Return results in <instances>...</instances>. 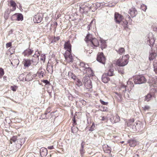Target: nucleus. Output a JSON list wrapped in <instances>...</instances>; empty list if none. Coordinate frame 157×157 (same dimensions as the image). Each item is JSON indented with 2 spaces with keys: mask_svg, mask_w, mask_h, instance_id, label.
Masks as SVG:
<instances>
[{
  "mask_svg": "<svg viewBox=\"0 0 157 157\" xmlns=\"http://www.w3.org/2000/svg\"><path fill=\"white\" fill-rule=\"evenodd\" d=\"M133 83L130 81H128L127 82V85L126 86L123 84H121L119 88V93L124 95V97L127 99L130 98V92L128 90H126V87L132 89L133 87Z\"/></svg>",
  "mask_w": 157,
  "mask_h": 157,
  "instance_id": "1",
  "label": "nucleus"
},
{
  "mask_svg": "<svg viewBox=\"0 0 157 157\" xmlns=\"http://www.w3.org/2000/svg\"><path fill=\"white\" fill-rule=\"evenodd\" d=\"M134 80V83L136 84H141L147 82L146 79L142 75L136 76Z\"/></svg>",
  "mask_w": 157,
  "mask_h": 157,
  "instance_id": "2",
  "label": "nucleus"
},
{
  "mask_svg": "<svg viewBox=\"0 0 157 157\" xmlns=\"http://www.w3.org/2000/svg\"><path fill=\"white\" fill-rule=\"evenodd\" d=\"M157 46L151 48L149 52V59L150 61L153 60L157 56Z\"/></svg>",
  "mask_w": 157,
  "mask_h": 157,
  "instance_id": "3",
  "label": "nucleus"
},
{
  "mask_svg": "<svg viewBox=\"0 0 157 157\" xmlns=\"http://www.w3.org/2000/svg\"><path fill=\"white\" fill-rule=\"evenodd\" d=\"M128 62L127 59L120 58L117 61L116 64L119 66L123 67L126 65Z\"/></svg>",
  "mask_w": 157,
  "mask_h": 157,
  "instance_id": "4",
  "label": "nucleus"
},
{
  "mask_svg": "<svg viewBox=\"0 0 157 157\" xmlns=\"http://www.w3.org/2000/svg\"><path fill=\"white\" fill-rule=\"evenodd\" d=\"M65 59L68 63H72L73 62V58L71 54V52L66 51L64 55Z\"/></svg>",
  "mask_w": 157,
  "mask_h": 157,
  "instance_id": "5",
  "label": "nucleus"
},
{
  "mask_svg": "<svg viewBox=\"0 0 157 157\" xmlns=\"http://www.w3.org/2000/svg\"><path fill=\"white\" fill-rule=\"evenodd\" d=\"M97 60L99 62L105 64L106 59L102 52H99L97 55Z\"/></svg>",
  "mask_w": 157,
  "mask_h": 157,
  "instance_id": "6",
  "label": "nucleus"
},
{
  "mask_svg": "<svg viewBox=\"0 0 157 157\" xmlns=\"http://www.w3.org/2000/svg\"><path fill=\"white\" fill-rule=\"evenodd\" d=\"M43 14L42 13H40L35 15L33 18V21L35 23H39L42 20Z\"/></svg>",
  "mask_w": 157,
  "mask_h": 157,
  "instance_id": "7",
  "label": "nucleus"
},
{
  "mask_svg": "<svg viewBox=\"0 0 157 157\" xmlns=\"http://www.w3.org/2000/svg\"><path fill=\"white\" fill-rule=\"evenodd\" d=\"M123 19L122 16L119 14L117 13H115L114 15V20L116 23L120 24L122 23V20Z\"/></svg>",
  "mask_w": 157,
  "mask_h": 157,
  "instance_id": "8",
  "label": "nucleus"
},
{
  "mask_svg": "<svg viewBox=\"0 0 157 157\" xmlns=\"http://www.w3.org/2000/svg\"><path fill=\"white\" fill-rule=\"evenodd\" d=\"M128 13L130 14L132 17H134L136 16L137 14V11L134 8H132L130 9L128 11Z\"/></svg>",
  "mask_w": 157,
  "mask_h": 157,
  "instance_id": "9",
  "label": "nucleus"
},
{
  "mask_svg": "<svg viewBox=\"0 0 157 157\" xmlns=\"http://www.w3.org/2000/svg\"><path fill=\"white\" fill-rule=\"evenodd\" d=\"M40 153L42 157H45L48 154L47 150L45 148L42 147L40 150Z\"/></svg>",
  "mask_w": 157,
  "mask_h": 157,
  "instance_id": "10",
  "label": "nucleus"
},
{
  "mask_svg": "<svg viewBox=\"0 0 157 157\" xmlns=\"http://www.w3.org/2000/svg\"><path fill=\"white\" fill-rule=\"evenodd\" d=\"M71 46L70 44V42L67 41V42H65L64 44V48L65 50H67L66 51L71 52Z\"/></svg>",
  "mask_w": 157,
  "mask_h": 157,
  "instance_id": "11",
  "label": "nucleus"
},
{
  "mask_svg": "<svg viewBox=\"0 0 157 157\" xmlns=\"http://www.w3.org/2000/svg\"><path fill=\"white\" fill-rule=\"evenodd\" d=\"M80 70L82 71L86 70L89 67L87 64H85L84 62H80Z\"/></svg>",
  "mask_w": 157,
  "mask_h": 157,
  "instance_id": "12",
  "label": "nucleus"
},
{
  "mask_svg": "<svg viewBox=\"0 0 157 157\" xmlns=\"http://www.w3.org/2000/svg\"><path fill=\"white\" fill-rule=\"evenodd\" d=\"M33 51L30 49H27L23 52L22 54L24 56H28L31 55Z\"/></svg>",
  "mask_w": 157,
  "mask_h": 157,
  "instance_id": "13",
  "label": "nucleus"
},
{
  "mask_svg": "<svg viewBox=\"0 0 157 157\" xmlns=\"http://www.w3.org/2000/svg\"><path fill=\"white\" fill-rule=\"evenodd\" d=\"M104 151L106 153H110L111 152V148L107 145H104L103 147Z\"/></svg>",
  "mask_w": 157,
  "mask_h": 157,
  "instance_id": "14",
  "label": "nucleus"
},
{
  "mask_svg": "<svg viewBox=\"0 0 157 157\" xmlns=\"http://www.w3.org/2000/svg\"><path fill=\"white\" fill-rule=\"evenodd\" d=\"M22 63L24 66L25 67H28L31 64V61L29 59H24Z\"/></svg>",
  "mask_w": 157,
  "mask_h": 157,
  "instance_id": "15",
  "label": "nucleus"
},
{
  "mask_svg": "<svg viewBox=\"0 0 157 157\" xmlns=\"http://www.w3.org/2000/svg\"><path fill=\"white\" fill-rule=\"evenodd\" d=\"M86 73L88 75L87 76H89V77L91 76H93L94 75V73H93L92 70L91 68H90L89 67L86 70Z\"/></svg>",
  "mask_w": 157,
  "mask_h": 157,
  "instance_id": "16",
  "label": "nucleus"
},
{
  "mask_svg": "<svg viewBox=\"0 0 157 157\" xmlns=\"http://www.w3.org/2000/svg\"><path fill=\"white\" fill-rule=\"evenodd\" d=\"M39 58L38 56H33V57L32 59V62L33 64L34 65H36L38 62Z\"/></svg>",
  "mask_w": 157,
  "mask_h": 157,
  "instance_id": "17",
  "label": "nucleus"
},
{
  "mask_svg": "<svg viewBox=\"0 0 157 157\" xmlns=\"http://www.w3.org/2000/svg\"><path fill=\"white\" fill-rule=\"evenodd\" d=\"M135 124L137 131L141 130L143 128V125L140 122L138 121L137 122H136Z\"/></svg>",
  "mask_w": 157,
  "mask_h": 157,
  "instance_id": "18",
  "label": "nucleus"
},
{
  "mask_svg": "<svg viewBox=\"0 0 157 157\" xmlns=\"http://www.w3.org/2000/svg\"><path fill=\"white\" fill-rule=\"evenodd\" d=\"M101 79L103 82L105 83H107L110 80L109 78L105 74L102 75Z\"/></svg>",
  "mask_w": 157,
  "mask_h": 157,
  "instance_id": "19",
  "label": "nucleus"
},
{
  "mask_svg": "<svg viewBox=\"0 0 157 157\" xmlns=\"http://www.w3.org/2000/svg\"><path fill=\"white\" fill-rule=\"evenodd\" d=\"M90 43L94 47H97L99 45V42L96 38H93L90 41Z\"/></svg>",
  "mask_w": 157,
  "mask_h": 157,
  "instance_id": "20",
  "label": "nucleus"
},
{
  "mask_svg": "<svg viewBox=\"0 0 157 157\" xmlns=\"http://www.w3.org/2000/svg\"><path fill=\"white\" fill-rule=\"evenodd\" d=\"M84 85L87 89H90L92 87V84L91 80H89L88 82L87 83H86L85 82Z\"/></svg>",
  "mask_w": 157,
  "mask_h": 157,
  "instance_id": "21",
  "label": "nucleus"
},
{
  "mask_svg": "<svg viewBox=\"0 0 157 157\" xmlns=\"http://www.w3.org/2000/svg\"><path fill=\"white\" fill-rule=\"evenodd\" d=\"M108 76H111L114 75V69L112 68H110L108 70V72H105V73Z\"/></svg>",
  "mask_w": 157,
  "mask_h": 157,
  "instance_id": "22",
  "label": "nucleus"
},
{
  "mask_svg": "<svg viewBox=\"0 0 157 157\" xmlns=\"http://www.w3.org/2000/svg\"><path fill=\"white\" fill-rule=\"evenodd\" d=\"M154 42V40L153 38H150L149 37H148L147 39V44L150 45L151 47L153 45Z\"/></svg>",
  "mask_w": 157,
  "mask_h": 157,
  "instance_id": "23",
  "label": "nucleus"
},
{
  "mask_svg": "<svg viewBox=\"0 0 157 157\" xmlns=\"http://www.w3.org/2000/svg\"><path fill=\"white\" fill-rule=\"evenodd\" d=\"M128 143L129 144V145L131 147H134L136 144V142L134 140H129L128 141Z\"/></svg>",
  "mask_w": 157,
  "mask_h": 157,
  "instance_id": "24",
  "label": "nucleus"
},
{
  "mask_svg": "<svg viewBox=\"0 0 157 157\" xmlns=\"http://www.w3.org/2000/svg\"><path fill=\"white\" fill-rule=\"evenodd\" d=\"M46 70L48 72L51 74L53 72V66L50 65H48L46 68Z\"/></svg>",
  "mask_w": 157,
  "mask_h": 157,
  "instance_id": "25",
  "label": "nucleus"
},
{
  "mask_svg": "<svg viewBox=\"0 0 157 157\" xmlns=\"http://www.w3.org/2000/svg\"><path fill=\"white\" fill-rule=\"evenodd\" d=\"M116 51L120 55H121L124 53L125 52V50L123 48H120L118 50H116Z\"/></svg>",
  "mask_w": 157,
  "mask_h": 157,
  "instance_id": "26",
  "label": "nucleus"
},
{
  "mask_svg": "<svg viewBox=\"0 0 157 157\" xmlns=\"http://www.w3.org/2000/svg\"><path fill=\"white\" fill-rule=\"evenodd\" d=\"M92 37V36L91 34H88L86 37L85 41L86 42L89 41L90 42V41L92 40L93 39Z\"/></svg>",
  "mask_w": 157,
  "mask_h": 157,
  "instance_id": "27",
  "label": "nucleus"
},
{
  "mask_svg": "<svg viewBox=\"0 0 157 157\" xmlns=\"http://www.w3.org/2000/svg\"><path fill=\"white\" fill-rule=\"evenodd\" d=\"M69 76L74 80H76V76L75 74L72 73L71 71H69L68 73Z\"/></svg>",
  "mask_w": 157,
  "mask_h": 157,
  "instance_id": "28",
  "label": "nucleus"
},
{
  "mask_svg": "<svg viewBox=\"0 0 157 157\" xmlns=\"http://www.w3.org/2000/svg\"><path fill=\"white\" fill-rule=\"evenodd\" d=\"M32 79V78L31 76V75L30 73H29L26 76V77L25 78V81H29Z\"/></svg>",
  "mask_w": 157,
  "mask_h": 157,
  "instance_id": "29",
  "label": "nucleus"
},
{
  "mask_svg": "<svg viewBox=\"0 0 157 157\" xmlns=\"http://www.w3.org/2000/svg\"><path fill=\"white\" fill-rule=\"evenodd\" d=\"M17 20L22 21L23 20V16L21 13H17Z\"/></svg>",
  "mask_w": 157,
  "mask_h": 157,
  "instance_id": "30",
  "label": "nucleus"
},
{
  "mask_svg": "<svg viewBox=\"0 0 157 157\" xmlns=\"http://www.w3.org/2000/svg\"><path fill=\"white\" fill-rule=\"evenodd\" d=\"M114 120L113 121L114 123H116L119 122L120 121V118L119 116L117 115H116L113 117Z\"/></svg>",
  "mask_w": 157,
  "mask_h": 157,
  "instance_id": "31",
  "label": "nucleus"
},
{
  "mask_svg": "<svg viewBox=\"0 0 157 157\" xmlns=\"http://www.w3.org/2000/svg\"><path fill=\"white\" fill-rule=\"evenodd\" d=\"M90 77L89 76H85L83 78L82 81L84 83V84H85V82L86 83L88 82L89 80H90Z\"/></svg>",
  "mask_w": 157,
  "mask_h": 157,
  "instance_id": "32",
  "label": "nucleus"
},
{
  "mask_svg": "<svg viewBox=\"0 0 157 157\" xmlns=\"http://www.w3.org/2000/svg\"><path fill=\"white\" fill-rule=\"evenodd\" d=\"M130 129L132 132H134L137 131L135 124H132L130 127Z\"/></svg>",
  "mask_w": 157,
  "mask_h": 157,
  "instance_id": "33",
  "label": "nucleus"
},
{
  "mask_svg": "<svg viewBox=\"0 0 157 157\" xmlns=\"http://www.w3.org/2000/svg\"><path fill=\"white\" fill-rule=\"evenodd\" d=\"M151 97L152 95L151 94H148L146 96L145 100L147 101H148L151 100Z\"/></svg>",
  "mask_w": 157,
  "mask_h": 157,
  "instance_id": "34",
  "label": "nucleus"
},
{
  "mask_svg": "<svg viewBox=\"0 0 157 157\" xmlns=\"http://www.w3.org/2000/svg\"><path fill=\"white\" fill-rule=\"evenodd\" d=\"M154 67V71L157 74V61H154L153 63Z\"/></svg>",
  "mask_w": 157,
  "mask_h": 157,
  "instance_id": "35",
  "label": "nucleus"
},
{
  "mask_svg": "<svg viewBox=\"0 0 157 157\" xmlns=\"http://www.w3.org/2000/svg\"><path fill=\"white\" fill-rule=\"evenodd\" d=\"M10 3L11 6L13 7L14 10H15L16 8V5L15 2L13 0H11L10 1Z\"/></svg>",
  "mask_w": 157,
  "mask_h": 157,
  "instance_id": "36",
  "label": "nucleus"
},
{
  "mask_svg": "<svg viewBox=\"0 0 157 157\" xmlns=\"http://www.w3.org/2000/svg\"><path fill=\"white\" fill-rule=\"evenodd\" d=\"M134 120L133 119H131L127 123V125L128 126L130 127L133 124Z\"/></svg>",
  "mask_w": 157,
  "mask_h": 157,
  "instance_id": "37",
  "label": "nucleus"
},
{
  "mask_svg": "<svg viewBox=\"0 0 157 157\" xmlns=\"http://www.w3.org/2000/svg\"><path fill=\"white\" fill-rule=\"evenodd\" d=\"M37 74L39 75L40 78H42L44 77V73L42 71H41L40 72H37Z\"/></svg>",
  "mask_w": 157,
  "mask_h": 157,
  "instance_id": "38",
  "label": "nucleus"
},
{
  "mask_svg": "<svg viewBox=\"0 0 157 157\" xmlns=\"http://www.w3.org/2000/svg\"><path fill=\"white\" fill-rule=\"evenodd\" d=\"M17 136H13L11 139L10 143L11 144L12 142H15V141L17 140Z\"/></svg>",
  "mask_w": 157,
  "mask_h": 157,
  "instance_id": "39",
  "label": "nucleus"
},
{
  "mask_svg": "<svg viewBox=\"0 0 157 157\" xmlns=\"http://www.w3.org/2000/svg\"><path fill=\"white\" fill-rule=\"evenodd\" d=\"M120 24H122L123 25L124 27L125 28L127 27V25L128 24V22L126 21H123L122 20V23H120Z\"/></svg>",
  "mask_w": 157,
  "mask_h": 157,
  "instance_id": "40",
  "label": "nucleus"
},
{
  "mask_svg": "<svg viewBox=\"0 0 157 157\" xmlns=\"http://www.w3.org/2000/svg\"><path fill=\"white\" fill-rule=\"evenodd\" d=\"M76 81L77 82L76 83V84L77 86H80L82 85V83L80 80L78 79H77Z\"/></svg>",
  "mask_w": 157,
  "mask_h": 157,
  "instance_id": "41",
  "label": "nucleus"
},
{
  "mask_svg": "<svg viewBox=\"0 0 157 157\" xmlns=\"http://www.w3.org/2000/svg\"><path fill=\"white\" fill-rule=\"evenodd\" d=\"M101 48H105L106 47V42L104 40H101Z\"/></svg>",
  "mask_w": 157,
  "mask_h": 157,
  "instance_id": "42",
  "label": "nucleus"
},
{
  "mask_svg": "<svg viewBox=\"0 0 157 157\" xmlns=\"http://www.w3.org/2000/svg\"><path fill=\"white\" fill-rule=\"evenodd\" d=\"M17 13L14 14L11 17V19L12 20H17Z\"/></svg>",
  "mask_w": 157,
  "mask_h": 157,
  "instance_id": "43",
  "label": "nucleus"
},
{
  "mask_svg": "<svg viewBox=\"0 0 157 157\" xmlns=\"http://www.w3.org/2000/svg\"><path fill=\"white\" fill-rule=\"evenodd\" d=\"M118 72L121 75L124 74V73L123 69L121 68H119L118 69Z\"/></svg>",
  "mask_w": 157,
  "mask_h": 157,
  "instance_id": "44",
  "label": "nucleus"
},
{
  "mask_svg": "<svg viewBox=\"0 0 157 157\" xmlns=\"http://www.w3.org/2000/svg\"><path fill=\"white\" fill-rule=\"evenodd\" d=\"M141 8L143 10L145 11L147 9V7L145 5L142 4L141 6Z\"/></svg>",
  "mask_w": 157,
  "mask_h": 157,
  "instance_id": "45",
  "label": "nucleus"
},
{
  "mask_svg": "<svg viewBox=\"0 0 157 157\" xmlns=\"http://www.w3.org/2000/svg\"><path fill=\"white\" fill-rule=\"evenodd\" d=\"M144 111L148 110L150 109V107L148 105H145L144 107H142Z\"/></svg>",
  "mask_w": 157,
  "mask_h": 157,
  "instance_id": "46",
  "label": "nucleus"
},
{
  "mask_svg": "<svg viewBox=\"0 0 157 157\" xmlns=\"http://www.w3.org/2000/svg\"><path fill=\"white\" fill-rule=\"evenodd\" d=\"M152 84L154 87H157V79L153 81Z\"/></svg>",
  "mask_w": 157,
  "mask_h": 157,
  "instance_id": "47",
  "label": "nucleus"
},
{
  "mask_svg": "<svg viewBox=\"0 0 157 157\" xmlns=\"http://www.w3.org/2000/svg\"><path fill=\"white\" fill-rule=\"evenodd\" d=\"M100 101L101 104L104 105H107L108 104V102H105L104 101H103L101 99H100Z\"/></svg>",
  "mask_w": 157,
  "mask_h": 157,
  "instance_id": "48",
  "label": "nucleus"
},
{
  "mask_svg": "<svg viewBox=\"0 0 157 157\" xmlns=\"http://www.w3.org/2000/svg\"><path fill=\"white\" fill-rule=\"evenodd\" d=\"M17 87L15 86H11L10 87L11 89L14 91H16V90L17 89Z\"/></svg>",
  "mask_w": 157,
  "mask_h": 157,
  "instance_id": "49",
  "label": "nucleus"
},
{
  "mask_svg": "<svg viewBox=\"0 0 157 157\" xmlns=\"http://www.w3.org/2000/svg\"><path fill=\"white\" fill-rule=\"evenodd\" d=\"M107 108L106 107L101 106V110L103 111H107Z\"/></svg>",
  "mask_w": 157,
  "mask_h": 157,
  "instance_id": "50",
  "label": "nucleus"
},
{
  "mask_svg": "<svg viewBox=\"0 0 157 157\" xmlns=\"http://www.w3.org/2000/svg\"><path fill=\"white\" fill-rule=\"evenodd\" d=\"M4 74V71L1 68H0V75L1 76H3Z\"/></svg>",
  "mask_w": 157,
  "mask_h": 157,
  "instance_id": "51",
  "label": "nucleus"
},
{
  "mask_svg": "<svg viewBox=\"0 0 157 157\" xmlns=\"http://www.w3.org/2000/svg\"><path fill=\"white\" fill-rule=\"evenodd\" d=\"M94 123H93L92 125L90 127L89 130L91 131H93L94 130Z\"/></svg>",
  "mask_w": 157,
  "mask_h": 157,
  "instance_id": "52",
  "label": "nucleus"
},
{
  "mask_svg": "<svg viewBox=\"0 0 157 157\" xmlns=\"http://www.w3.org/2000/svg\"><path fill=\"white\" fill-rule=\"evenodd\" d=\"M60 38L59 36H55L53 40L54 42H56Z\"/></svg>",
  "mask_w": 157,
  "mask_h": 157,
  "instance_id": "53",
  "label": "nucleus"
},
{
  "mask_svg": "<svg viewBox=\"0 0 157 157\" xmlns=\"http://www.w3.org/2000/svg\"><path fill=\"white\" fill-rule=\"evenodd\" d=\"M122 58L124 59H127V60H128L129 59V56L128 55H126L124 56H123Z\"/></svg>",
  "mask_w": 157,
  "mask_h": 157,
  "instance_id": "54",
  "label": "nucleus"
},
{
  "mask_svg": "<svg viewBox=\"0 0 157 157\" xmlns=\"http://www.w3.org/2000/svg\"><path fill=\"white\" fill-rule=\"evenodd\" d=\"M80 152L81 154L82 155H83L84 154L85 151H84V150L83 149V148H81L80 149Z\"/></svg>",
  "mask_w": 157,
  "mask_h": 157,
  "instance_id": "55",
  "label": "nucleus"
},
{
  "mask_svg": "<svg viewBox=\"0 0 157 157\" xmlns=\"http://www.w3.org/2000/svg\"><path fill=\"white\" fill-rule=\"evenodd\" d=\"M115 93L121 99L122 98V94H120L119 93H118L117 92H115Z\"/></svg>",
  "mask_w": 157,
  "mask_h": 157,
  "instance_id": "56",
  "label": "nucleus"
},
{
  "mask_svg": "<svg viewBox=\"0 0 157 157\" xmlns=\"http://www.w3.org/2000/svg\"><path fill=\"white\" fill-rule=\"evenodd\" d=\"M11 46V43L10 42L7 43L6 44V46L7 48L10 47Z\"/></svg>",
  "mask_w": 157,
  "mask_h": 157,
  "instance_id": "57",
  "label": "nucleus"
},
{
  "mask_svg": "<svg viewBox=\"0 0 157 157\" xmlns=\"http://www.w3.org/2000/svg\"><path fill=\"white\" fill-rule=\"evenodd\" d=\"M43 82L45 83L46 84H47L49 83V82L47 80H43Z\"/></svg>",
  "mask_w": 157,
  "mask_h": 157,
  "instance_id": "58",
  "label": "nucleus"
},
{
  "mask_svg": "<svg viewBox=\"0 0 157 157\" xmlns=\"http://www.w3.org/2000/svg\"><path fill=\"white\" fill-rule=\"evenodd\" d=\"M84 142H82L81 144V148H84Z\"/></svg>",
  "mask_w": 157,
  "mask_h": 157,
  "instance_id": "59",
  "label": "nucleus"
},
{
  "mask_svg": "<svg viewBox=\"0 0 157 157\" xmlns=\"http://www.w3.org/2000/svg\"><path fill=\"white\" fill-rule=\"evenodd\" d=\"M42 57L41 58V59L42 60H45V56L44 55L43 56H41Z\"/></svg>",
  "mask_w": 157,
  "mask_h": 157,
  "instance_id": "60",
  "label": "nucleus"
},
{
  "mask_svg": "<svg viewBox=\"0 0 157 157\" xmlns=\"http://www.w3.org/2000/svg\"><path fill=\"white\" fill-rule=\"evenodd\" d=\"M48 149H52L53 148V146H49L48 147Z\"/></svg>",
  "mask_w": 157,
  "mask_h": 157,
  "instance_id": "61",
  "label": "nucleus"
},
{
  "mask_svg": "<svg viewBox=\"0 0 157 157\" xmlns=\"http://www.w3.org/2000/svg\"><path fill=\"white\" fill-rule=\"evenodd\" d=\"M72 120L73 121L74 123L75 124L76 122V121L75 120V116L72 118Z\"/></svg>",
  "mask_w": 157,
  "mask_h": 157,
  "instance_id": "62",
  "label": "nucleus"
},
{
  "mask_svg": "<svg viewBox=\"0 0 157 157\" xmlns=\"http://www.w3.org/2000/svg\"><path fill=\"white\" fill-rule=\"evenodd\" d=\"M153 29L154 30L157 32V27H155L154 26H153Z\"/></svg>",
  "mask_w": 157,
  "mask_h": 157,
  "instance_id": "63",
  "label": "nucleus"
},
{
  "mask_svg": "<svg viewBox=\"0 0 157 157\" xmlns=\"http://www.w3.org/2000/svg\"><path fill=\"white\" fill-rule=\"evenodd\" d=\"M101 117V120L102 121H104L105 120V118L104 117Z\"/></svg>",
  "mask_w": 157,
  "mask_h": 157,
  "instance_id": "64",
  "label": "nucleus"
}]
</instances>
